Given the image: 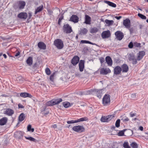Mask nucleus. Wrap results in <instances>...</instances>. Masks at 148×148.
Segmentation results:
<instances>
[{"label":"nucleus","mask_w":148,"mask_h":148,"mask_svg":"<svg viewBox=\"0 0 148 148\" xmlns=\"http://www.w3.org/2000/svg\"><path fill=\"white\" fill-rule=\"evenodd\" d=\"M102 90L94 89L88 91L87 93L89 94H95L98 97L100 98L102 94Z\"/></svg>","instance_id":"1"},{"label":"nucleus","mask_w":148,"mask_h":148,"mask_svg":"<svg viewBox=\"0 0 148 148\" xmlns=\"http://www.w3.org/2000/svg\"><path fill=\"white\" fill-rule=\"evenodd\" d=\"M54 44L58 49H61L64 47L63 42L59 39L55 40L54 42Z\"/></svg>","instance_id":"2"},{"label":"nucleus","mask_w":148,"mask_h":148,"mask_svg":"<svg viewBox=\"0 0 148 148\" xmlns=\"http://www.w3.org/2000/svg\"><path fill=\"white\" fill-rule=\"evenodd\" d=\"M110 103V98L108 95H105L103 97L102 99V103L104 106L109 105Z\"/></svg>","instance_id":"3"},{"label":"nucleus","mask_w":148,"mask_h":148,"mask_svg":"<svg viewBox=\"0 0 148 148\" xmlns=\"http://www.w3.org/2000/svg\"><path fill=\"white\" fill-rule=\"evenodd\" d=\"M72 130L74 131L80 133L85 131V128L84 127L79 125L74 126L73 127Z\"/></svg>","instance_id":"4"},{"label":"nucleus","mask_w":148,"mask_h":148,"mask_svg":"<svg viewBox=\"0 0 148 148\" xmlns=\"http://www.w3.org/2000/svg\"><path fill=\"white\" fill-rule=\"evenodd\" d=\"M88 120V118L86 117H85L76 120H72L71 121H68L67 123L68 124L74 123H77L81 121H87Z\"/></svg>","instance_id":"5"},{"label":"nucleus","mask_w":148,"mask_h":148,"mask_svg":"<svg viewBox=\"0 0 148 148\" xmlns=\"http://www.w3.org/2000/svg\"><path fill=\"white\" fill-rule=\"evenodd\" d=\"M63 29L64 32L67 34L70 33L72 31L71 27L68 24L64 25Z\"/></svg>","instance_id":"6"},{"label":"nucleus","mask_w":148,"mask_h":148,"mask_svg":"<svg viewBox=\"0 0 148 148\" xmlns=\"http://www.w3.org/2000/svg\"><path fill=\"white\" fill-rule=\"evenodd\" d=\"M114 117V116L113 115L102 116L101 118V121L103 122H108L113 118Z\"/></svg>","instance_id":"7"},{"label":"nucleus","mask_w":148,"mask_h":148,"mask_svg":"<svg viewBox=\"0 0 148 148\" xmlns=\"http://www.w3.org/2000/svg\"><path fill=\"white\" fill-rule=\"evenodd\" d=\"M115 35L119 40H121L124 37L123 34L120 31H117L115 33Z\"/></svg>","instance_id":"8"},{"label":"nucleus","mask_w":148,"mask_h":148,"mask_svg":"<svg viewBox=\"0 0 148 148\" xmlns=\"http://www.w3.org/2000/svg\"><path fill=\"white\" fill-rule=\"evenodd\" d=\"M110 32L109 30L104 31L101 34V37L103 39L108 38L110 37Z\"/></svg>","instance_id":"9"},{"label":"nucleus","mask_w":148,"mask_h":148,"mask_svg":"<svg viewBox=\"0 0 148 148\" xmlns=\"http://www.w3.org/2000/svg\"><path fill=\"white\" fill-rule=\"evenodd\" d=\"M111 72L110 69L108 68H102L100 70V73L101 74L106 75L108 73Z\"/></svg>","instance_id":"10"},{"label":"nucleus","mask_w":148,"mask_h":148,"mask_svg":"<svg viewBox=\"0 0 148 148\" xmlns=\"http://www.w3.org/2000/svg\"><path fill=\"white\" fill-rule=\"evenodd\" d=\"M123 25L127 28H129L130 27V21L129 19L127 18L123 20Z\"/></svg>","instance_id":"11"},{"label":"nucleus","mask_w":148,"mask_h":148,"mask_svg":"<svg viewBox=\"0 0 148 148\" xmlns=\"http://www.w3.org/2000/svg\"><path fill=\"white\" fill-rule=\"evenodd\" d=\"M114 74L116 75L119 74L121 71V68L119 66L115 67L114 69Z\"/></svg>","instance_id":"12"},{"label":"nucleus","mask_w":148,"mask_h":148,"mask_svg":"<svg viewBox=\"0 0 148 148\" xmlns=\"http://www.w3.org/2000/svg\"><path fill=\"white\" fill-rule=\"evenodd\" d=\"M18 16L21 19L25 20L27 17V14L25 12H21L18 14Z\"/></svg>","instance_id":"13"},{"label":"nucleus","mask_w":148,"mask_h":148,"mask_svg":"<svg viewBox=\"0 0 148 148\" xmlns=\"http://www.w3.org/2000/svg\"><path fill=\"white\" fill-rule=\"evenodd\" d=\"M145 55V52L144 51H142L139 52L138 54L137 60L140 61L142 59L143 57Z\"/></svg>","instance_id":"14"},{"label":"nucleus","mask_w":148,"mask_h":148,"mask_svg":"<svg viewBox=\"0 0 148 148\" xmlns=\"http://www.w3.org/2000/svg\"><path fill=\"white\" fill-rule=\"evenodd\" d=\"M106 61L108 65L109 66H111L112 64V61L111 57L109 56L106 57Z\"/></svg>","instance_id":"15"},{"label":"nucleus","mask_w":148,"mask_h":148,"mask_svg":"<svg viewBox=\"0 0 148 148\" xmlns=\"http://www.w3.org/2000/svg\"><path fill=\"white\" fill-rule=\"evenodd\" d=\"M79 60V57L77 56H74L71 61V63L73 65H75L78 62Z\"/></svg>","instance_id":"16"},{"label":"nucleus","mask_w":148,"mask_h":148,"mask_svg":"<svg viewBox=\"0 0 148 148\" xmlns=\"http://www.w3.org/2000/svg\"><path fill=\"white\" fill-rule=\"evenodd\" d=\"M70 21L74 23H77L78 21L79 18L76 15H72L70 18Z\"/></svg>","instance_id":"17"},{"label":"nucleus","mask_w":148,"mask_h":148,"mask_svg":"<svg viewBox=\"0 0 148 148\" xmlns=\"http://www.w3.org/2000/svg\"><path fill=\"white\" fill-rule=\"evenodd\" d=\"M4 113L9 116H11L14 114V111L11 109L8 108L5 111Z\"/></svg>","instance_id":"18"},{"label":"nucleus","mask_w":148,"mask_h":148,"mask_svg":"<svg viewBox=\"0 0 148 148\" xmlns=\"http://www.w3.org/2000/svg\"><path fill=\"white\" fill-rule=\"evenodd\" d=\"M38 46L40 49L45 50L46 49V45L43 42H39L38 44Z\"/></svg>","instance_id":"19"},{"label":"nucleus","mask_w":148,"mask_h":148,"mask_svg":"<svg viewBox=\"0 0 148 148\" xmlns=\"http://www.w3.org/2000/svg\"><path fill=\"white\" fill-rule=\"evenodd\" d=\"M121 68V71H122L123 72L126 73L128 70V66L125 64H123Z\"/></svg>","instance_id":"20"},{"label":"nucleus","mask_w":148,"mask_h":148,"mask_svg":"<svg viewBox=\"0 0 148 148\" xmlns=\"http://www.w3.org/2000/svg\"><path fill=\"white\" fill-rule=\"evenodd\" d=\"M129 60L132 61V63L133 64H135L137 63V58L136 59L135 56L133 55H131L129 58Z\"/></svg>","instance_id":"21"},{"label":"nucleus","mask_w":148,"mask_h":148,"mask_svg":"<svg viewBox=\"0 0 148 148\" xmlns=\"http://www.w3.org/2000/svg\"><path fill=\"white\" fill-rule=\"evenodd\" d=\"M79 67L80 71H83L84 68V61L83 60H80L79 63Z\"/></svg>","instance_id":"22"},{"label":"nucleus","mask_w":148,"mask_h":148,"mask_svg":"<svg viewBox=\"0 0 148 148\" xmlns=\"http://www.w3.org/2000/svg\"><path fill=\"white\" fill-rule=\"evenodd\" d=\"M20 96L23 97L25 98L27 97H29L31 98L32 96L31 94L26 92L21 93L20 94Z\"/></svg>","instance_id":"23"},{"label":"nucleus","mask_w":148,"mask_h":148,"mask_svg":"<svg viewBox=\"0 0 148 148\" xmlns=\"http://www.w3.org/2000/svg\"><path fill=\"white\" fill-rule=\"evenodd\" d=\"M25 5V3L23 1H19L18 2V7L20 9H23L24 8Z\"/></svg>","instance_id":"24"},{"label":"nucleus","mask_w":148,"mask_h":148,"mask_svg":"<svg viewBox=\"0 0 148 148\" xmlns=\"http://www.w3.org/2000/svg\"><path fill=\"white\" fill-rule=\"evenodd\" d=\"M85 23L86 24H90L91 18L88 15H86Z\"/></svg>","instance_id":"25"},{"label":"nucleus","mask_w":148,"mask_h":148,"mask_svg":"<svg viewBox=\"0 0 148 148\" xmlns=\"http://www.w3.org/2000/svg\"><path fill=\"white\" fill-rule=\"evenodd\" d=\"M7 118L6 117H3L0 120V125H4L5 124L7 121Z\"/></svg>","instance_id":"26"},{"label":"nucleus","mask_w":148,"mask_h":148,"mask_svg":"<svg viewBox=\"0 0 148 148\" xmlns=\"http://www.w3.org/2000/svg\"><path fill=\"white\" fill-rule=\"evenodd\" d=\"M104 2L111 7L115 8L116 7V5L112 2L108 1H104Z\"/></svg>","instance_id":"27"},{"label":"nucleus","mask_w":148,"mask_h":148,"mask_svg":"<svg viewBox=\"0 0 148 148\" xmlns=\"http://www.w3.org/2000/svg\"><path fill=\"white\" fill-rule=\"evenodd\" d=\"M27 64L29 66L32 65L33 62L32 58V57H29L26 60Z\"/></svg>","instance_id":"28"},{"label":"nucleus","mask_w":148,"mask_h":148,"mask_svg":"<svg viewBox=\"0 0 148 148\" xmlns=\"http://www.w3.org/2000/svg\"><path fill=\"white\" fill-rule=\"evenodd\" d=\"M121 120L124 122H127L128 121L129 119L125 115H123L121 117Z\"/></svg>","instance_id":"29"},{"label":"nucleus","mask_w":148,"mask_h":148,"mask_svg":"<svg viewBox=\"0 0 148 148\" xmlns=\"http://www.w3.org/2000/svg\"><path fill=\"white\" fill-rule=\"evenodd\" d=\"M23 134V133L21 131L15 133L14 135H16L18 137L19 139H21L22 137Z\"/></svg>","instance_id":"30"},{"label":"nucleus","mask_w":148,"mask_h":148,"mask_svg":"<svg viewBox=\"0 0 148 148\" xmlns=\"http://www.w3.org/2000/svg\"><path fill=\"white\" fill-rule=\"evenodd\" d=\"M43 6L42 5H41L38 7L36 9L35 12V14H36L37 13L40 12L43 10Z\"/></svg>","instance_id":"31"},{"label":"nucleus","mask_w":148,"mask_h":148,"mask_svg":"<svg viewBox=\"0 0 148 148\" xmlns=\"http://www.w3.org/2000/svg\"><path fill=\"white\" fill-rule=\"evenodd\" d=\"M105 22L108 26L112 25L114 22L113 20H109L108 19H106L105 20Z\"/></svg>","instance_id":"32"},{"label":"nucleus","mask_w":148,"mask_h":148,"mask_svg":"<svg viewBox=\"0 0 148 148\" xmlns=\"http://www.w3.org/2000/svg\"><path fill=\"white\" fill-rule=\"evenodd\" d=\"M87 32V30L85 28L81 29L80 32V34L81 35L85 34H86Z\"/></svg>","instance_id":"33"},{"label":"nucleus","mask_w":148,"mask_h":148,"mask_svg":"<svg viewBox=\"0 0 148 148\" xmlns=\"http://www.w3.org/2000/svg\"><path fill=\"white\" fill-rule=\"evenodd\" d=\"M63 106L66 108H68L71 106L70 103L67 101H65L63 103Z\"/></svg>","instance_id":"34"},{"label":"nucleus","mask_w":148,"mask_h":148,"mask_svg":"<svg viewBox=\"0 0 148 148\" xmlns=\"http://www.w3.org/2000/svg\"><path fill=\"white\" fill-rule=\"evenodd\" d=\"M98 29L97 27H94L90 29V33L93 34L96 33L98 31Z\"/></svg>","instance_id":"35"},{"label":"nucleus","mask_w":148,"mask_h":148,"mask_svg":"<svg viewBox=\"0 0 148 148\" xmlns=\"http://www.w3.org/2000/svg\"><path fill=\"white\" fill-rule=\"evenodd\" d=\"M62 99L61 98L58 99L53 100L54 105L58 104L62 101Z\"/></svg>","instance_id":"36"},{"label":"nucleus","mask_w":148,"mask_h":148,"mask_svg":"<svg viewBox=\"0 0 148 148\" xmlns=\"http://www.w3.org/2000/svg\"><path fill=\"white\" fill-rule=\"evenodd\" d=\"M25 118L24 114L23 113H22L19 116V120L20 121H22Z\"/></svg>","instance_id":"37"},{"label":"nucleus","mask_w":148,"mask_h":148,"mask_svg":"<svg viewBox=\"0 0 148 148\" xmlns=\"http://www.w3.org/2000/svg\"><path fill=\"white\" fill-rule=\"evenodd\" d=\"M25 137L26 139L29 140L31 141L36 142V140L35 138L31 136L27 137L25 136Z\"/></svg>","instance_id":"38"},{"label":"nucleus","mask_w":148,"mask_h":148,"mask_svg":"<svg viewBox=\"0 0 148 148\" xmlns=\"http://www.w3.org/2000/svg\"><path fill=\"white\" fill-rule=\"evenodd\" d=\"M17 81L19 83H22L24 80V79L21 76L18 77L16 79Z\"/></svg>","instance_id":"39"},{"label":"nucleus","mask_w":148,"mask_h":148,"mask_svg":"<svg viewBox=\"0 0 148 148\" xmlns=\"http://www.w3.org/2000/svg\"><path fill=\"white\" fill-rule=\"evenodd\" d=\"M46 104L48 106H51L54 105L53 100L49 101L47 102Z\"/></svg>","instance_id":"40"},{"label":"nucleus","mask_w":148,"mask_h":148,"mask_svg":"<svg viewBox=\"0 0 148 148\" xmlns=\"http://www.w3.org/2000/svg\"><path fill=\"white\" fill-rule=\"evenodd\" d=\"M123 146L124 148H131L129 145V143L127 142H125L123 144Z\"/></svg>","instance_id":"41"},{"label":"nucleus","mask_w":148,"mask_h":148,"mask_svg":"<svg viewBox=\"0 0 148 148\" xmlns=\"http://www.w3.org/2000/svg\"><path fill=\"white\" fill-rule=\"evenodd\" d=\"M130 145L132 148H138V146L135 142H132L130 144Z\"/></svg>","instance_id":"42"},{"label":"nucleus","mask_w":148,"mask_h":148,"mask_svg":"<svg viewBox=\"0 0 148 148\" xmlns=\"http://www.w3.org/2000/svg\"><path fill=\"white\" fill-rule=\"evenodd\" d=\"M31 125H28L27 127V130L28 131H31L32 132H33L34 131V129L33 128H31Z\"/></svg>","instance_id":"43"},{"label":"nucleus","mask_w":148,"mask_h":148,"mask_svg":"<svg viewBox=\"0 0 148 148\" xmlns=\"http://www.w3.org/2000/svg\"><path fill=\"white\" fill-rule=\"evenodd\" d=\"M138 17L143 19L145 20L147 18L145 16L140 13H138Z\"/></svg>","instance_id":"44"},{"label":"nucleus","mask_w":148,"mask_h":148,"mask_svg":"<svg viewBox=\"0 0 148 148\" xmlns=\"http://www.w3.org/2000/svg\"><path fill=\"white\" fill-rule=\"evenodd\" d=\"M134 47H141V44L136 42H135L134 43Z\"/></svg>","instance_id":"45"},{"label":"nucleus","mask_w":148,"mask_h":148,"mask_svg":"<svg viewBox=\"0 0 148 148\" xmlns=\"http://www.w3.org/2000/svg\"><path fill=\"white\" fill-rule=\"evenodd\" d=\"M45 73L48 75H49L51 74V71L49 68H46L45 70Z\"/></svg>","instance_id":"46"},{"label":"nucleus","mask_w":148,"mask_h":148,"mask_svg":"<svg viewBox=\"0 0 148 148\" xmlns=\"http://www.w3.org/2000/svg\"><path fill=\"white\" fill-rule=\"evenodd\" d=\"M120 120L119 119L117 120L115 123V126L117 127H118L120 126Z\"/></svg>","instance_id":"47"},{"label":"nucleus","mask_w":148,"mask_h":148,"mask_svg":"<svg viewBox=\"0 0 148 148\" xmlns=\"http://www.w3.org/2000/svg\"><path fill=\"white\" fill-rule=\"evenodd\" d=\"M55 73H53L50 77L49 79L50 81L53 82L54 79V77L55 75Z\"/></svg>","instance_id":"48"},{"label":"nucleus","mask_w":148,"mask_h":148,"mask_svg":"<svg viewBox=\"0 0 148 148\" xmlns=\"http://www.w3.org/2000/svg\"><path fill=\"white\" fill-rule=\"evenodd\" d=\"M81 42L82 43H88L92 44V43L86 40H82L81 41Z\"/></svg>","instance_id":"49"},{"label":"nucleus","mask_w":148,"mask_h":148,"mask_svg":"<svg viewBox=\"0 0 148 148\" xmlns=\"http://www.w3.org/2000/svg\"><path fill=\"white\" fill-rule=\"evenodd\" d=\"M128 46L130 48H132L133 47H134V43H133L132 42H130L128 45Z\"/></svg>","instance_id":"50"},{"label":"nucleus","mask_w":148,"mask_h":148,"mask_svg":"<svg viewBox=\"0 0 148 148\" xmlns=\"http://www.w3.org/2000/svg\"><path fill=\"white\" fill-rule=\"evenodd\" d=\"M124 134V132L123 131L119 132L118 134V135L119 136H123Z\"/></svg>","instance_id":"51"},{"label":"nucleus","mask_w":148,"mask_h":148,"mask_svg":"<svg viewBox=\"0 0 148 148\" xmlns=\"http://www.w3.org/2000/svg\"><path fill=\"white\" fill-rule=\"evenodd\" d=\"M47 11H48V14L49 15H50L52 14L53 12L51 10H47Z\"/></svg>","instance_id":"52"},{"label":"nucleus","mask_w":148,"mask_h":148,"mask_svg":"<svg viewBox=\"0 0 148 148\" xmlns=\"http://www.w3.org/2000/svg\"><path fill=\"white\" fill-rule=\"evenodd\" d=\"M131 97L132 98L135 99L136 97V93L132 94L131 95Z\"/></svg>","instance_id":"53"},{"label":"nucleus","mask_w":148,"mask_h":148,"mask_svg":"<svg viewBox=\"0 0 148 148\" xmlns=\"http://www.w3.org/2000/svg\"><path fill=\"white\" fill-rule=\"evenodd\" d=\"M100 60L101 63H103L105 61L104 59L103 58H100Z\"/></svg>","instance_id":"54"},{"label":"nucleus","mask_w":148,"mask_h":148,"mask_svg":"<svg viewBox=\"0 0 148 148\" xmlns=\"http://www.w3.org/2000/svg\"><path fill=\"white\" fill-rule=\"evenodd\" d=\"M1 96L2 97H9V95L8 94H3V95H1Z\"/></svg>","instance_id":"55"},{"label":"nucleus","mask_w":148,"mask_h":148,"mask_svg":"<svg viewBox=\"0 0 148 148\" xmlns=\"http://www.w3.org/2000/svg\"><path fill=\"white\" fill-rule=\"evenodd\" d=\"M28 14H29V16H28V20L30 19L31 18L32 16V13L31 12H29L28 13Z\"/></svg>","instance_id":"56"},{"label":"nucleus","mask_w":148,"mask_h":148,"mask_svg":"<svg viewBox=\"0 0 148 148\" xmlns=\"http://www.w3.org/2000/svg\"><path fill=\"white\" fill-rule=\"evenodd\" d=\"M18 107L19 108H23L24 107L21 104H18Z\"/></svg>","instance_id":"57"},{"label":"nucleus","mask_w":148,"mask_h":148,"mask_svg":"<svg viewBox=\"0 0 148 148\" xmlns=\"http://www.w3.org/2000/svg\"><path fill=\"white\" fill-rule=\"evenodd\" d=\"M136 114L135 113H133L132 112H131L130 113V115L131 117H133Z\"/></svg>","instance_id":"58"},{"label":"nucleus","mask_w":148,"mask_h":148,"mask_svg":"<svg viewBox=\"0 0 148 148\" xmlns=\"http://www.w3.org/2000/svg\"><path fill=\"white\" fill-rule=\"evenodd\" d=\"M75 76L78 77H80V74L78 73H75Z\"/></svg>","instance_id":"59"},{"label":"nucleus","mask_w":148,"mask_h":148,"mask_svg":"<svg viewBox=\"0 0 148 148\" xmlns=\"http://www.w3.org/2000/svg\"><path fill=\"white\" fill-rule=\"evenodd\" d=\"M63 18V16H62L61 18H59V20H58V23L59 24H60V23L61 22Z\"/></svg>","instance_id":"60"},{"label":"nucleus","mask_w":148,"mask_h":148,"mask_svg":"<svg viewBox=\"0 0 148 148\" xmlns=\"http://www.w3.org/2000/svg\"><path fill=\"white\" fill-rule=\"evenodd\" d=\"M122 18L121 16H115V18H116L117 20H119L121 19Z\"/></svg>","instance_id":"61"},{"label":"nucleus","mask_w":148,"mask_h":148,"mask_svg":"<svg viewBox=\"0 0 148 148\" xmlns=\"http://www.w3.org/2000/svg\"><path fill=\"white\" fill-rule=\"evenodd\" d=\"M51 127L55 129L57 128V125L56 124H54L51 126Z\"/></svg>","instance_id":"62"},{"label":"nucleus","mask_w":148,"mask_h":148,"mask_svg":"<svg viewBox=\"0 0 148 148\" xmlns=\"http://www.w3.org/2000/svg\"><path fill=\"white\" fill-rule=\"evenodd\" d=\"M139 129L141 131H143V127L141 126L139 127Z\"/></svg>","instance_id":"63"},{"label":"nucleus","mask_w":148,"mask_h":148,"mask_svg":"<svg viewBox=\"0 0 148 148\" xmlns=\"http://www.w3.org/2000/svg\"><path fill=\"white\" fill-rule=\"evenodd\" d=\"M20 54V52L19 51H18L15 54V56H18Z\"/></svg>","instance_id":"64"}]
</instances>
